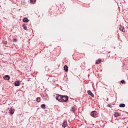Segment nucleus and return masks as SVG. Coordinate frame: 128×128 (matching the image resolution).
<instances>
[{
	"label": "nucleus",
	"mask_w": 128,
	"mask_h": 128,
	"mask_svg": "<svg viewBox=\"0 0 128 128\" xmlns=\"http://www.w3.org/2000/svg\"><path fill=\"white\" fill-rule=\"evenodd\" d=\"M87 93L88 94H89V96H92V98H94V94H92V91H90V90H88L87 91Z\"/></svg>",
	"instance_id": "39448f33"
},
{
	"label": "nucleus",
	"mask_w": 128,
	"mask_h": 128,
	"mask_svg": "<svg viewBox=\"0 0 128 128\" xmlns=\"http://www.w3.org/2000/svg\"><path fill=\"white\" fill-rule=\"evenodd\" d=\"M36 101L38 102H40V98L38 97V98H36Z\"/></svg>",
	"instance_id": "dca6fc26"
},
{
	"label": "nucleus",
	"mask_w": 128,
	"mask_h": 128,
	"mask_svg": "<svg viewBox=\"0 0 128 128\" xmlns=\"http://www.w3.org/2000/svg\"><path fill=\"white\" fill-rule=\"evenodd\" d=\"M106 106H108V108H112V105L110 104H108Z\"/></svg>",
	"instance_id": "aec40b11"
},
{
	"label": "nucleus",
	"mask_w": 128,
	"mask_h": 128,
	"mask_svg": "<svg viewBox=\"0 0 128 128\" xmlns=\"http://www.w3.org/2000/svg\"><path fill=\"white\" fill-rule=\"evenodd\" d=\"M46 104H42V105H41V108L43 109V110H46Z\"/></svg>",
	"instance_id": "4468645a"
},
{
	"label": "nucleus",
	"mask_w": 128,
	"mask_h": 128,
	"mask_svg": "<svg viewBox=\"0 0 128 128\" xmlns=\"http://www.w3.org/2000/svg\"><path fill=\"white\" fill-rule=\"evenodd\" d=\"M14 42H18V40H16V38H14Z\"/></svg>",
	"instance_id": "412c9836"
},
{
	"label": "nucleus",
	"mask_w": 128,
	"mask_h": 128,
	"mask_svg": "<svg viewBox=\"0 0 128 128\" xmlns=\"http://www.w3.org/2000/svg\"><path fill=\"white\" fill-rule=\"evenodd\" d=\"M119 30L123 32H126V30H124V27L123 26H120Z\"/></svg>",
	"instance_id": "423d86ee"
},
{
	"label": "nucleus",
	"mask_w": 128,
	"mask_h": 128,
	"mask_svg": "<svg viewBox=\"0 0 128 128\" xmlns=\"http://www.w3.org/2000/svg\"><path fill=\"white\" fill-rule=\"evenodd\" d=\"M56 100L60 102H66L68 100V96L58 94L56 96Z\"/></svg>",
	"instance_id": "f257e3e1"
},
{
	"label": "nucleus",
	"mask_w": 128,
	"mask_h": 128,
	"mask_svg": "<svg viewBox=\"0 0 128 128\" xmlns=\"http://www.w3.org/2000/svg\"><path fill=\"white\" fill-rule=\"evenodd\" d=\"M22 22H28L29 20H28V18H24L22 20Z\"/></svg>",
	"instance_id": "9d476101"
},
{
	"label": "nucleus",
	"mask_w": 128,
	"mask_h": 128,
	"mask_svg": "<svg viewBox=\"0 0 128 128\" xmlns=\"http://www.w3.org/2000/svg\"><path fill=\"white\" fill-rule=\"evenodd\" d=\"M14 84L15 86H20V82L18 80L15 81Z\"/></svg>",
	"instance_id": "20e7f679"
},
{
	"label": "nucleus",
	"mask_w": 128,
	"mask_h": 128,
	"mask_svg": "<svg viewBox=\"0 0 128 128\" xmlns=\"http://www.w3.org/2000/svg\"><path fill=\"white\" fill-rule=\"evenodd\" d=\"M120 82H122V84H126V82L124 81V80H121Z\"/></svg>",
	"instance_id": "6ab92c4d"
},
{
	"label": "nucleus",
	"mask_w": 128,
	"mask_h": 128,
	"mask_svg": "<svg viewBox=\"0 0 128 128\" xmlns=\"http://www.w3.org/2000/svg\"><path fill=\"white\" fill-rule=\"evenodd\" d=\"M114 116L117 118V116H120V113L116 112L114 114Z\"/></svg>",
	"instance_id": "0eeeda50"
},
{
	"label": "nucleus",
	"mask_w": 128,
	"mask_h": 128,
	"mask_svg": "<svg viewBox=\"0 0 128 128\" xmlns=\"http://www.w3.org/2000/svg\"><path fill=\"white\" fill-rule=\"evenodd\" d=\"M9 114H11L12 116V114H14V111L12 109V108H11L9 110Z\"/></svg>",
	"instance_id": "1a4fd4ad"
},
{
	"label": "nucleus",
	"mask_w": 128,
	"mask_h": 128,
	"mask_svg": "<svg viewBox=\"0 0 128 128\" xmlns=\"http://www.w3.org/2000/svg\"><path fill=\"white\" fill-rule=\"evenodd\" d=\"M4 44H6V42H4Z\"/></svg>",
	"instance_id": "4be33fe9"
},
{
	"label": "nucleus",
	"mask_w": 128,
	"mask_h": 128,
	"mask_svg": "<svg viewBox=\"0 0 128 128\" xmlns=\"http://www.w3.org/2000/svg\"><path fill=\"white\" fill-rule=\"evenodd\" d=\"M64 100H66V98H64Z\"/></svg>",
	"instance_id": "5701e85b"
},
{
	"label": "nucleus",
	"mask_w": 128,
	"mask_h": 128,
	"mask_svg": "<svg viewBox=\"0 0 128 128\" xmlns=\"http://www.w3.org/2000/svg\"><path fill=\"white\" fill-rule=\"evenodd\" d=\"M90 114L91 116H92V118H96V116H98V112L96 111H92L90 112Z\"/></svg>",
	"instance_id": "f03ea898"
},
{
	"label": "nucleus",
	"mask_w": 128,
	"mask_h": 128,
	"mask_svg": "<svg viewBox=\"0 0 128 128\" xmlns=\"http://www.w3.org/2000/svg\"><path fill=\"white\" fill-rule=\"evenodd\" d=\"M3 78L6 80H10V77L8 75H5L4 76Z\"/></svg>",
	"instance_id": "7ed1b4c3"
},
{
	"label": "nucleus",
	"mask_w": 128,
	"mask_h": 128,
	"mask_svg": "<svg viewBox=\"0 0 128 128\" xmlns=\"http://www.w3.org/2000/svg\"><path fill=\"white\" fill-rule=\"evenodd\" d=\"M102 60L100 59H98L96 61V64H100Z\"/></svg>",
	"instance_id": "ddd939ff"
},
{
	"label": "nucleus",
	"mask_w": 128,
	"mask_h": 128,
	"mask_svg": "<svg viewBox=\"0 0 128 128\" xmlns=\"http://www.w3.org/2000/svg\"><path fill=\"white\" fill-rule=\"evenodd\" d=\"M30 2L32 4L35 2H36V0H30Z\"/></svg>",
	"instance_id": "a211bd4d"
},
{
	"label": "nucleus",
	"mask_w": 128,
	"mask_h": 128,
	"mask_svg": "<svg viewBox=\"0 0 128 128\" xmlns=\"http://www.w3.org/2000/svg\"><path fill=\"white\" fill-rule=\"evenodd\" d=\"M62 126L63 128H66V126H68V122L64 121L62 124Z\"/></svg>",
	"instance_id": "6e6552de"
},
{
	"label": "nucleus",
	"mask_w": 128,
	"mask_h": 128,
	"mask_svg": "<svg viewBox=\"0 0 128 128\" xmlns=\"http://www.w3.org/2000/svg\"><path fill=\"white\" fill-rule=\"evenodd\" d=\"M71 110H72V112H76V108H74V107H72Z\"/></svg>",
	"instance_id": "f3484780"
},
{
	"label": "nucleus",
	"mask_w": 128,
	"mask_h": 128,
	"mask_svg": "<svg viewBox=\"0 0 128 128\" xmlns=\"http://www.w3.org/2000/svg\"><path fill=\"white\" fill-rule=\"evenodd\" d=\"M64 70L65 72H68V67L66 65L64 66Z\"/></svg>",
	"instance_id": "9b49d317"
},
{
	"label": "nucleus",
	"mask_w": 128,
	"mask_h": 128,
	"mask_svg": "<svg viewBox=\"0 0 128 128\" xmlns=\"http://www.w3.org/2000/svg\"><path fill=\"white\" fill-rule=\"evenodd\" d=\"M120 108H124L126 106V104H120L119 105Z\"/></svg>",
	"instance_id": "2eb2a0df"
},
{
	"label": "nucleus",
	"mask_w": 128,
	"mask_h": 128,
	"mask_svg": "<svg viewBox=\"0 0 128 128\" xmlns=\"http://www.w3.org/2000/svg\"><path fill=\"white\" fill-rule=\"evenodd\" d=\"M27 24H24L22 25L23 28L25 30H28V28H27Z\"/></svg>",
	"instance_id": "f8f14e48"
}]
</instances>
